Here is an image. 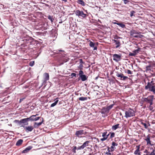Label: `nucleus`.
I'll return each mask as SVG.
<instances>
[{
  "instance_id": "nucleus-1",
  "label": "nucleus",
  "mask_w": 155,
  "mask_h": 155,
  "mask_svg": "<svg viewBox=\"0 0 155 155\" xmlns=\"http://www.w3.org/2000/svg\"><path fill=\"white\" fill-rule=\"evenodd\" d=\"M145 89L146 90H148L149 91L153 92L155 94V86L154 84L153 83L152 81L150 82H148L147 85L145 86Z\"/></svg>"
},
{
  "instance_id": "nucleus-2",
  "label": "nucleus",
  "mask_w": 155,
  "mask_h": 155,
  "mask_svg": "<svg viewBox=\"0 0 155 155\" xmlns=\"http://www.w3.org/2000/svg\"><path fill=\"white\" fill-rule=\"evenodd\" d=\"M135 115L134 111L133 109L130 108L127 110L125 111L124 117L126 118H128L134 116Z\"/></svg>"
},
{
  "instance_id": "nucleus-3",
  "label": "nucleus",
  "mask_w": 155,
  "mask_h": 155,
  "mask_svg": "<svg viewBox=\"0 0 155 155\" xmlns=\"http://www.w3.org/2000/svg\"><path fill=\"white\" fill-rule=\"evenodd\" d=\"M78 75L79 76V80L81 79L82 81H85L87 79L88 77L84 74L83 71L81 70L79 71Z\"/></svg>"
},
{
  "instance_id": "nucleus-4",
  "label": "nucleus",
  "mask_w": 155,
  "mask_h": 155,
  "mask_svg": "<svg viewBox=\"0 0 155 155\" xmlns=\"http://www.w3.org/2000/svg\"><path fill=\"white\" fill-rule=\"evenodd\" d=\"M75 14L79 18H86L87 16V15L84 13L83 11L80 10H77L75 12Z\"/></svg>"
},
{
  "instance_id": "nucleus-5",
  "label": "nucleus",
  "mask_w": 155,
  "mask_h": 155,
  "mask_svg": "<svg viewBox=\"0 0 155 155\" xmlns=\"http://www.w3.org/2000/svg\"><path fill=\"white\" fill-rule=\"evenodd\" d=\"M154 99V96L153 95L148 96L147 98H144V101L150 104V105L153 104V101Z\"/></svg>"
},
{
  "instance_id": "nucleus-6",
  "label": "nucleus",
  "mask_w": 155,
  "mask_h": 155,
  "mask_svg": "<svg viewBox=\"0 0 155 155\" xmlns=\"http://www.w3.org/2000/svg\"><path fill=\"white\" fill-rule=\"evenodd\" d=\"M141 49L139 48H138L137 49L134 50L132 51L133 53L130 52L129 53V55L131 56H135L139 52L141 51Z\"/></svg>"
},
{
  "instance_id": "nucleus-7",
  "label": "nucleus",
  "mask_w": 155,
  "mask_h": 155,
  "mask_svg": "<svg viewBox=\"0 0 155 155\" xmlns=\"http://www.w3.org/2000/svg\"><path fill=\"white\" fill-rule=\"evenodd\" d=\"M33 39V38L31 37H27L25 38L23 40V41L26 44H31Z\"/></svg>"
},
{
  "instance_id": "nucleus-8",
  "label": "nucleus",
  "mask_w": 155,
  "mask_h": 155,
  "mask_svg": "<svg viewBox=\"0 0 155 155\" xmlns=\"http://www.w3.org/2000/svg\"><path fill=\"white\" fill-rule=\"evenodd\" d=\"M116 76L120 78V79L121 80L125 81L128 79V77L127 76H124V75L121 73H117Z\"/></svg>"
},
{
  "instance_id": "nucleus-9",
  "label": "nucleus",
  "mask_w": 155,
  "mask_h": 155,
  "mask_svg": "<svg viewBox=\"0 0 155 155\" xmlns=\"http://www.w3.org/2000/svg\"><path fill=\"white\" fill-rule=\"evenodd\" d=\"M113 60L116 62H118L121 59V56L117 54H114L113 55Z\"/></svg>"
},
{
  "instance_id": "nucleus-10",
  "label": "nucleus",
  "mask_w": 155,
  "mask_h": 155,
  "mask_svg": "<svg viewBox=\"0 0 155 155\" xmlns=\"http://www.w3.org/2000/svg\"><path fill=\"white\" fill-rule=\"evenodd\" d=\"M84 130H80L77 131L75 133V135L76 136L78 137H82L81 135L83 134Z\"/></svg>"
},
{
  "instance_id": "nucleus-11",
  "label": "nucleus",
  "mask_w": 155,
  "mask_h": 155,
  "mask_svg": "<svg viewBox=\"0 0 155 155\" xmlns=\"http://www.w3.org/2000/svg\"><path fill=\"white\" fill-rule=\"evenodd\" d=\"M145 138L144 139V140L146 141L147 143V144H150L151 146H153V144H152L151 143V141L150 140V137L149 135H148L146 137H145Z\"/></svg>"
},
{
  "instance_id": "nucleus-12",
  "label": "nucleus",
  "mask_w": 155,
  "mask_h": 155,
  "mask_svg": "<svg viewBox=\"0 0 155 155\" xmlns=\"http://www.w3.org/2000/svg\"><path fill=\"white\" fill-rule=\"evenodd\" d=\"M22 126L25 128V131L27 132L31 131L34 129V127L32 126H28V127Z\"/></svg>"
},
{
  "instance_id": "nucleus-13",
  "label": "nucleus",
  "mask_w": 155,
  "mask_h": 155,
  "mask_svg": "<svg viewBox=\"0 0 155 155\" xmlns=\"http://www.w3.org/2000/svg\"><path fill=\"white\" fill-rule=\"evenodd\" d=\"M101 112L102 114H107L109 112V111L106 107H103L102 109Z\"/></svg>"
},
{
  "instance_id": "nucleus-14",
  "label": "nucleus",
  "mask_w": 155,
  "mask_h": 155,
  "mask_svg": "<svg viewBox=\"0 0 155 155\" xmlns=\"http://www.w3.org/2000/svg\"><path fill=\"white\" fill-rule=\"evenodd\" d=\"M141 33V32L134 29L131 30V31H130V35L131 36H133L134 34H139Z\"/></svg>"
},
{
  "instance_id": "nucleus-15",
  "label": "nucleus",
  "mask_w": 155,
  "mask_h": 155,
  "mask_svg": "<svg viewBox=\"0 0 155 155\" xmlns=\"http://www.w3.org/2000/svg\"><path fill=\"white\" fill-rule=\"evenodd\" d=\"M42 120L41 122H40L39 123H35L34 125V126L35 128H38V127H39V126L41 125V124L44 121L43 118H42Z\"/></svg>"
},
{
  "instance_id": "nucleus-16",
  "label": "nucleus",
  "mask_w": 155,
  "mask_h": 155,
  "mask_svg": "<svg viewBox=\"0 0 155 155\" xmlns=\"http://www.w3.org/2000/svg\"><path fill=\"white\" fill-rule=\"evenodd\" d=\"M117 143H115L114 141H113L112 143V146L111 147V152L113 151L114 150V149H116V148L115 147L117 146Z\"/></svg>"
},
{
  "instance_id": "nucleus-17",
  "label": "nucleus",
  "mask_w": 155,
  "mask_h": 155,
  "mask_svg": "<svg viewBox=\"0 0 155 155\" xmlns=\"http://www.w3.org/2000/svg\"><path fill=\"white\" fill-rule=\"evenodd\" d=\"M36 116V115H31V119H32V121H36L38 120L40 118V117H35Z\"/></svg>"
},
{
  "instance_id": "nucleus-18",
  "label": "nucleus",
  "mask_w": 155,
  "mask_h": 155,
  "mask_svg": "<svg viewBox=\"0 0 155 155\" xmlns=\"http://www.w3.org/2000/svg\"><path fill=\"white\" fill-rule=\"evenodd\" d=\"M44 76L45 77L44 80L45 81H47L49 79V75L48 73H45L44 74Z\"/></svg>"
},
{
  "instance_id": "nucleus-19",
  "label": "nucleus",
  "mask_w": 155,
  "mask_h": 155,
  "mask_svg": "<svg viewBox=\"0 0 155 155\" xmlns=\"http://www.w3.org/2000/svg\"><path fill=\"white\" fill-rule=\"evenodd\" d=\"M23 142V140L22 139H20L17 141L16 145L17 146H19L22 144Z\"/></svg>"
},
{
  "instance_id": "nucleus-20",
  "label": "nucleus",
  "mask_w": 155,
  "mask_h": 155,
  "mask_svg": "<svg viewBox=\"0 0 155 155\" xmlns=\"http://www.w3.org/2000/svg\"><path fill=\"white\" fill-rule=\"evenodd\" d=\"M119 124H117L114 125H113L112 126V129L113 130H115L118 128H119Z\"/></svg>"
},
{
  "instance_id": "nucleus-21",
  "label": "nucleus",
  "mask_w": 155,
  "mask_h": 155,
  "mask_svg": "<svg viewBox=\"0 0 155 155\" xmlns=\"http://www.w3.org/2000/svg\"><path fill=\"white\" fill-rule=\"evenodd\" d=\"M77 2L78 4H80L83 6L85 5V3L83 0H78L77 1Z\"/></svg>"
},
{
  "instance_id": "nucleus-22",
  "label": "nucleus",
  "mask_w": 155,
  "mask_h": 155,
  "mask_svg": "<svg viewBox=\"0 0 155 155\" xmlns=\"http://www.w3.org/2000/svg\"><path fill=\"white\" fill-rule=\"evenodd\" d=\"M114 42L116 43V44L117 45L116 46V48H118L120 46V41H117L116 40H114Z\"/></svg>"
},
{
  "instance_id": "nucleus-23",
  "label": "nucleus",
  "mask_w": 155,
  "mask_h": 155,
  "mask_svg": "<svg viewBox=\"0 0 155 155\" xmlns=\"http://www.w3.org/2000/svg\"><path fill=\"white\" fill-rule=\"evenodd\" d=\"M137 149L134 152V154H137L140 152V146H137Z\"/></svg>"
},
{
  "instance_id": "nucleus-24",
  "label": "nucleus",
  "mask_w": 155,
  "mask_h": 155,
  "mask_svg": "<svg viewBox=\"0 0 155 155\" xmlns=\"http://www.w3.org/2000/svg\"><path fill=\"white\" fill-rule=\"evenodd\" d=\"M87 97H81L78 98V100L81 101H84L87 100Z\"/></svg>"
},
{
  "instance_id": "nucleus-25",
  "label": "nucleus",
  "mask_w": 155,
  "mask_h": 155,
  "mask_svg": "<svg viewBox=\"0 0 155 155\" xmlns=\"http://www.w3.org/2000/svg\"><path fill=\"white\" fill-rule=\"evenodd\" d=\"M21 123H26L25 124V125H27L28 124V123L27 122L26 119L25 118L22 119L21 120Z\"/></svg>"
},
{
  "instance_id": "nucleus-26",
  "label": "nucleus",
  "mask_w": 155,
  "mask_h": 155,
  "mask_svg": "<svg viewBox=\"0 0 155 155\" xmlns=\"http://www.w3.org/2000/svg\"><path fill=\"white\" fill-rule=\"evenodd\" d=\"M27 36V35L25 34V33H22L21 34V35L20 36L21 38L22 39L23 38H25L26 37V36Z\"/></svg>"
},
{
  "instance_id": "nucleus-27",
  "label": "nucleus",
  "mask_w": 155,
  "mask_h": 155,
  "mask_svg": "<svg viewBox=\"0 0 155 155\" xmlns=\"http://www.w3.org/2000/svg\"><path fill=\"white\" fill-rule=\"evenodd\" d=\"M58 100H57L56 101H55L54 102L51 104V107H53L55 106L58 103Z\"/></svg>"
},
{
  "instance_id": "nucleus-28",
  "label": "nucleus",
  "mask_w": 155,
  "mask_h": 155,
  "mask_svg": "<svg viewBox=\"0 0 155 155\" xmlns=\"http://www.w3.org/2000/svg\"><path fill=\"white\" fill-rule=\"evenodd\" d=\"M114 105V104H112L107 107H106L108 110L109 111V110L113 107Z\"/></svg>"
},
{
  "instance_id": "nucleus-29",
  "label": "nucleus",
  "mask_w": 155,
  "mask_h": 155,
  "mask_svg": "<svg viewBox=\"0 0 155 155\" xmlns=\"http://www.w3.org/2000/svg\"><path fill=\"white\" fill-rule=\"evenodd\" d=\"M117 25H118L119 26H120V27L123 28H124L125 27V25L122 23H117Z\"/></svg>"
},
{
  "instance_id": "nucleus-30",
  "label": "nucleus",
  "mask_w": 155,
  "mask_h": 155,
  "mask_svg": "<svg viewBox=\"0 0 155 155\" xmlns=\"http://www.w3.org/2000/svg\"><path fill=\"white\" fill-rule=\"evenodd\" d=\"M134 37V38H141L143 37V36L141 35H133L132 36Z\"/></svg>"
},
{
  "instance_id": "nucleus-31",
  "label": "nucleus",
  "mask_w": 155,
  "mask_h": 155,
  "mask_svg": "<svg viewBox=\"0 0 155 155\" xmlns=\"http://www.w3.org/2000/svg\"><path fill=\"white\" fill-rule=\"evenodd\" d=\"M90 143V141H87L83 143V144L84 145L85 147L88 146L89 145V143Z\"/></svg>"
},
{
  "instance_id": "nucleus-32",
  "label": "nucleus",
  "mask_w": 155,
  "mask_h": 155,
  "mask_svg": "<svg viewBox=\"0 0 155 155\" xmlns=\"http://www.w3.org/2000/svg\"><path fill=\"white\" fill-rule=\"evenodd\" d=\"M48 19L50 20L51 21V22L52 23L53 22V20H54V19L53 18V16H51V15H48Z\"/></svg>"
},
{
  "instance_id": "nucleus-33",
  "label": "nucleus",
  "mask_w": 155,
  "mask_h": 155,
  "mask_svg": "<svg viewBox=\"0 0 155 155\" xmlns=\"http://www.w3.org/2000/svg\"><path fill=\"white\" fill-rule=\"evenodd\" d=\"M94 43L92 41H90L89 45L91 47H93L94 46Z\"/></svg>"
},
{
  "instance_id": "nucleus-34",
  "label": "nucleus",
  "mask_w": 155,
  "mask_h": 155,
  "mask_svg": "<svg viewBox=\"0 0 155 155\" xmlns=\"http://www.w3.org/2000/svg\"><path fill=\"white\" fill-rule=\"evenodd\" d=\"M85 147L84 145L83 144L81 146L78 147L77 149L78 150H81L83 149Z\"/></svg>"
},
{
  "instance_id": "nucleus-35",
  "label": "nucleus",
  "mask_w": 155,
  "mask_h": 155,
  "mask_svg": "<svg viewBox=\"0 0 155 155\" xmlns=\"http://www.w3.org/2000/svg\"><path fill=\"white\" fill-rule=\"evenodd\" d=\"M35 64V61H32L30 62L29 63V65L31 67L33 66Z\"/></svg>"
},
{
  "instance_id": "nucleus-36",
  "label": "nucleus",
  "mask_w": 155,
  "mask_h": 155,
  "mask_svg": "<svg viewBox=\"0 0 155 155\" xmlns=\"http://www.w3.org/2000/svg\"><path fill=\"white\" fill-rule=\"evenodd\" d=\"M110 133V138H111L113 137H114L115 133Z\"/></svg>"
},
{
  "instance_id": "nucleus-37",
  "label": "nucleus",
  "mask_w": 155,
  "mask_h": 155,
  "mask_svg": "<svg viewBox=\"0 0 155 155\" xmlns=\"http://www.w3.org/2000/svg\"><path fill=\"white\" fill-rule=\"evenodd\" d=\"M32 117H31V116L29 118H25V119H26L27 121L28 122L29 120L32 121V119H31Z\"/></svg>"
},
{
  "instance_id": "nucleus-38",
  "label": "nucleus",
  "mask_w": 155,
  "mask_h": 155,
  "mask_svg": "<svg viewBox=\"0 0 155 155\" xmlns=\"http://www.w3.org/2000/svg\"><path fill=\"white\" fill-rule=\"evenodd\" d=\"M107 134V132H105L102 133V136L103 137V138H106Z\"/></svg>"
},
{
  "instance_id": "nucleus-39",
  "label": "nucleus",
  "mask_w": 155,
  "mask_h": 155,
  "mask_svg": "<svg viewBox=\"0 0 155 155\" xmlns=\"http://www.w3.org/2000/svg\"><path fill=\"white\" fill-rule=\"evenodd\" d=\"M91 138L92 140H93V139H94L95 140V141H96V142L97 141L98 142H99V139L98 138H96L94 137H91Z\"/></svg>"
},
{
  "instance_id": "nucleus-40",
  "label": "nucleus",
  "mask_w": 155,
  "mask_h": 155,
  "mask_svg": "<svg viewBox=\"0 0 155 155\" xmlns=\"http://www.w3.org/2000/svg\"><path fill=\"white\" fill-rule=\"evenodd\" d=\"M28 150L26 148L24 150L22 151V153H28Z\"/></svg>"
},
{
  "instance_id": "nucleus-41",
  "label": "nucleus",
  "mask_w": 155,
  "mask_h": 155,
  "mask_svg": "<svg viewBox=\"0 0 155 155\" xmlns=\"http://www.w3.org/2000/svg\"><path fill=\"white\" fill-rule=\"evenodd\" d=\"M141 124L143 125L145 128H146V129L148 127L147 126V125L146 123H143V122H141Z\"/></svg>"
},
{
  "instance_id": "nucleus-42",
  "label": "nucleus",
  "mask_w": 155,
  "mask_h": 155,
  "mask_svg": "<svg viewBox=\"0 0 155 155\" xmlns=\"http://www.w3.org/2000/svg\"><path fill=\"white\" fill-rule=\"evenodd\" d=\"M32 148V147L31 146H29L27 147L26 148L29 151L30 150H31Z\"/></svg>"
},
{
  "instance_id": "nucleus-43",
  "label": "nucleus",
  "mask_w": 155,
  "mask_h": 155,
  "mask_svg": "<svg viewBox=\"0 0 155 155\" xmlns=\"http://www.w3.org/2000/svg\"><path fill=\"white\" fill-rule=\"evenodd\" d=\"M15 121L16 123H17L19 124H20L22 123L21 120H15Z\"/></svg>"
},
{
  "instance_id": "nucleus-44",
  "label": "nucleus",
  "mask_w": 155,
  "mask_h": 155,
  "mask_svg": "<svg viewBox=\"0 0 155 155\" xmlns=\"http://www.w3.org/2000/svg\"><path fill=\"white\" fill-rule=\"evenodd\" d=\"M135 13V12L134 11H131L130 13V16L131 17H132L133 16L134 14V13Z\"/></svg>"
},
{
  "instance_id": "nucleus-45",
  "label": "nucleus",
  "mask_w": 155,
  "mask_h": 155,
  "mask_svg": "<svg viewBox=\"0 0 155 155\" xmlns=\"http://www.w3.org/2000/svg\"><path fill=\"white\" fill-rule=\"evenodd\" d=\"M83 65L82 64H80L78 67V68L80 69L81 70L83 69Z\"/></svg>"
},
{
  "instance_id": "nucleus-46",
  "label": "nucleus",
  "mask_w": 155,
  "mask_h": 155,
  "mask_svg": "<svg viewBox=\"0 0 155 155\" xmlns=\"http://www.w3.org/2000/svg\"><path fill=\"white\" fill-rule=\"evenodd\" d=\"M124 1V3L125 4H126L127 3L129 2V0H123Z\"/></svg>"
},
{
  "instance_id": "nucleus-47",
  "label": "nucleus",
  "mask_w": 155,
  "mask_h": 155,
  "mask_svg": "<svg viewBox=\"0 0 155 155\" xmlns=\"http://www.w3.org/2000/svg\"><path fill=\"white\" fill-rule=\"evenodd\" d=\"M127 73L128 74H132V71L129 70H127Z\"/></svg>"
},
{
  "instance_id": "nucleus-48",
  "label": "nucleus",
  "mask_w": 155,
  "mask_h": 155,
  "mask_svg": "<svg viewBox=\"0 0 155 155\" xmlns=\"http://www.w3.org/2000/svg\"><path fill=\"white\" fill-rule=\"evenodd\" d=\"M150 67H151L150 65H149V66H146V68L147 70H150Z\"/></svg>"
},
{
  "instance_id": "nucleus-49",
  "label": "nucleus",
  "mask_w": 155,
  "mask_h": 155,
  "mask_svg": "<svg viewBox=\"0 0 155 155\" xmlns=\"http://www.w3.org/2000/svg\"><path fill=\"white\" fill-rule=\"evenodd\" d=\"M108 152L106 153V154L107 155H111V153L110 152V150L109 148L108 149Z\"/></svg>"
},
{
  "instance_id": "nucleus-50",
  "label": "nucleus",
  "mask_w": 155,
  "mask_h": 155,
  "mask_svg": "<svg viewBox=\"0 0 155 155\" xmlns=\"http://www.w3.org/2000/svg\"><path fill=\"white\" fill-rule=\"evenodd\" d=\"M77 149V147L76 146L74 147L73 149V152L74 153H76V150Z\"/></svg>"
},
{
  "instance_id": "nucleus-51",
  "label": "nucleus",
  "mask_w": 155,
  "mask_h": 155,
  "mask_svg": "<svg viewBox=\"0 0 155 155\" xmlns=\"http://www.w3.org/2000/svg\"><path fill=\"white\" fill-rule=\"evenodd\" d=\"M154 150H153V151L149 155H155V153L154 152Z\"/></svg>"
},
{
  "instance_id": "nucleus-52",
  "label": "nucleus",
  "mask_w": 155,
  "mask_h": 155,
  "mask_svg": "<svg viewBox=\"0 0 155 155\" xmlns=\"http://www.w3.org/2000/svg\"><path fill=\"white\" fill-rule=\"evenodd\" d=\"M71 76H74L76 77V74L74 73H72L71 74Z\"/></svg>"
},
{
  "instance_id": "nucleus-53",
  "label": "nucleus",
  "mask_w": 155,
  "mask_h": 155,
  "mask_svg": "<svg viewBox=\"0 0 155 155\" xmlns=\"http://www.w3.org/2000/svg\"><path fill=\"white\" fill-rule=\"evenodd\" d=\"M107 139L106 138H103L101 139V140L102 141L105 140Z\"/></svg>"
},
{
  "instance_id": "nucleus-54",
  "label": "nucleus",
  "mask_w": 155,
  "mask_h": 155,
  "mask_svg": "<svg viewBox=\"0 0 155 155\" xmlns=\"http://www.w3.org/2000/svg\"><path fill=\"white\" fill-rule=\"evenodd\" d=\"M149 108L150 110H152L153 109V107L151 106V105H150V106H149Z\"/></svg>"
},
{
  "instance_id": "nucleus-55",
  "label": "nucleus",
  "mask_w": 155,
  "mask_h": 155,
  "mask_svg": "<svg viewBox=\"0 0 155 155\" xmlns=\"http://www.w3.org/2000/svg\"><path fill=\"white\" fill-rule=\"evenodd\" d=\"M68 61V60L67 59H65L64 61V62L61 63V64H63L64 62H66Z\"/></svg>"
},
{
  "instance_id": "nucleus-56",
  "label": "nucleus",
  "mask_w": 155,
  "mask_h": 155,
  "mask_svg": "<svg viewBox=\"0 0 155 155\" xmlns=\"http://www.w3.org/2000/svg\"><path fill=\"white\" fill-rule=\"evenodd\" d=\"M80 63H82V64L84 63V62H83V61H82V59H81L80 60Z\"/></svg>"
},
{
  "instance_id": "nucleus-57",
  "label": "nucleus",
  "mask_w": 155,
  "mask_h": 155,
  "mask_svg": "<svg viewBox=\"0 0 155 155\" xmlns=\"http://www.w3.org/2000/svg\"><path fill=\"white\" fill-rule=\"evenodd\" d=\"M87 133H88L86 131H84V130L83 134H86Z\"/></svg>"
},
{
  "instance_id": "nucleus-58",
  "label": "nucleus",
  "mask_w": 155,
  "mask_h": 155,
  "mask_svg": "<svg viewBox=\"0 0 155 155\" xmlns=\"http://www.w3.org/2000/svg\"><path fill=\"white\" fill-rule=\"evenodd\" d=\"M97 47H94V50H96L97 49Z\"/></svg>"
},
{
  "instance_id": "nucleus-59",
  "label": "nucleus",
  "mask_w": 155,
  "mask_h": 155,
  "mask_svg": "<svg viewBox=\"0 0 155 155\" xmlns=\"http://www.w3.org/2000/svg\"><path fill=\"white\" fill-rule=\"evenodd\" d=\"M109 135V134H106V139H107Z\"/></svg>"
},
{
  "instance_id": "nucleus-60",
  "label": "nucleus",
  "mask_w": 155,
  "mask_h": 155,
  "mask_svg": "<svg viewBox=\"0 0 155 155\" xmlns=\"http://www.w3.org/2000/svg\"><path fill=\"white\" fill-rule=\"evenodd\" d=\"M145 153H147L148 152V151L147 150H146L144 151Z\"/></svg>"
},
{
  "instance_id": "nucleus-61",
  "label": "nucleus",
  "mask_w": 155,
  "mask_h": 155,
  "mask_svg": "<svg viewBox=\"0 0 155 155\" xmlns=\"http://www.w3.org/2000/svg\"><path fill=\"white\" fill-rule=\"evenodd\" d=\"M23 99H20V101H19L20 103L22 101Z\"/></svg>"
},
{
  "instance_id": "nucleus-62",
  "label": "nucleus",
  "mask_w": 155,
  "mask_h": 155,
  "mask_svg": "<svg viewBox=\"0 0 155 155\" xmlns=\"http://www.w3.org/2000/svg\"><path fill=\"white\" fill-rule=\"evenodd\" d=\"M137 154L139 155H140V152H139Z\"/></svg>"
},
{
  "instance_id": "nucleus-63",
  "label": "nucleus",
  "mask_w": 155,
  "mask_h": 155,
  "mask_svg": "<svg viewBox=\"0 0 155 155\" xmlns=\"http://www.w3.org/2000/svg\"><path fill=\"white\" fill-rule=\"evenodd\" d=\"M63 51L62 50H58V51H59V52H60V51Z\"/></svg>"
},
{
  "instance_id": "nucleus-64",
  "label": "nucleus",
  "mask_w": 155,
  "mask_h": 155,
  "mask_svg": "<svg viewBox=\"0 0 155 155\" xmlns=\"http://www.w3.org/2000/svg\"><path fill=\"white\" fill-rule=\"evenodd\" d=\"M120 116H122V113H120Z\"/></svg>"
}]
</instances>
